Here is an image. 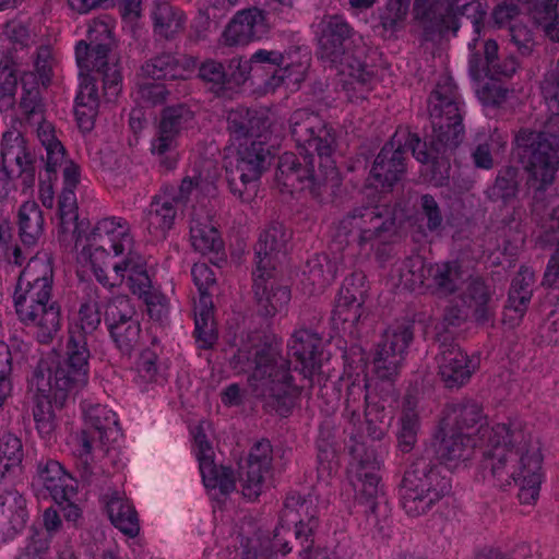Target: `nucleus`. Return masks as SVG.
I'll return each mask as SVG.
<instances>
[{"mask_svg":"<svg viewBox=\"0 0 559 559\" xmlns=\"http://www.w3.org/2000/svg\"><path fill=\"white\" fill-rule=\"evenodd\" d=\"M289 130L299 155L284 153L278 160L276 180L290 192L314 190L326 178L335 177L336 167L332 155L335 150V134L323 119L307 109L294 111L289 118Z\"/></svg>","mask_w":559,"mask_h":559,"instance_id":"obj_1","label":"nucleus"},{"mask_svg":"<svg viewBox=\"0 0 559 559\" xmlns=\"http://www.w3.org/2000/svg\"><path fill=\"white\" fill-rule=\"evenodd\" d=\"M492 438L486 459L481 461L485 478L501 488L514 481L519 486L520 502L535 503L543 478L539 441L531 430H521L519 424L513 430L497 427Z\"/></svg>","mask_w":559,"mask_h":559,"instance_id":"obj_2","label":"nucleus"},{"mask_svg":"<svg viewBox=\"0 0 559 559\" xmlns=\"http://www.w3.org/2000/svg\"><path fill=\"white\" fill-rule=\"evenodd\" d=\"M12 299L19 321L34 338L44 345L52 343L62 328V311L53 298V266L47 253L29 259L17 276Z\"/></svg>","mask_w":559,"mask_h":559,"instance_id":"obj_3","label":"nucleus"},{"mask_svg":"<svg viewBox=\"0 0 559 559\" xmlns=\"http://www.w3.org/2000/svg\"><path fill=\"white\" fill-rule=\"evenodd\" d=\"M462 105L453 80L441 76L428 100L432 126L430 147L427 148L417 134L408 131L409 138L403 141L404 155L411 151L418 162L426 164L456 148L464 138Z\"/></svg>","mask_w":559,"mask_h":559,"instance_id":"obj_4","label":"nucleus"},{"mask_svg":"<svg viewBox=\"0 0 559 559\" xmlns=\"http://www.w3.org/2000/svg\"><path fill=\"white\" fill-rule=\"evenodd\" d=\"M234 358L237 364L243 365L240 368L242 371L251 370L249 381L253 394L263 397L272 411L287 416L299 389L293 384L290 362L278 347L264 344L249 350L239 349Z\"/></svg>","mask_w":559,"mask_h":559,"instance_id":"obj_5","label":"nucleus"},{"mask_svg":"<svg viewBox=\"0 0 559 559\" xmlns=\"http://www.w3.org/2000/svg\"><path fill=\"white\" fill-rule=\"evenodd\" d=\"M295 526V538L300 546L313 543L311 538L317 527V508L314 500L297 492L287 495L280 516V526L275 528L274 536H255L248 538L242 545L241 559H270L273 554L286 555L290 551L286 535L290 534L289 526Z\"/></svg>","mask_w":559,"mask_h":559,"instance_id":"obj_6","label":"nucleus"},{"mask_svg":"<svg viewBox=\"0 0 559 559\" xmlns=\"http://www.w3.org/2000/svg\"><path fill=\"white\" fill-rule=\"evenodd\" d=\"M115 39L110 19L93 20L85 40L78 43L75 58L82 71L96 70L104 81V96L108 102L116 99L121 91V72L117 56L112 52Z\"/></svg>","mask_w":559,"mask_h":559,"instance_id":"obj_7","label":"nucleus"},{"mask_svg":"<svg viewBox=\"0 0 559 559\" xmlns=\"http://www.w3.org/2000/svg\"><path fill=\"white\" fill-rule=\"evenodd\" d=\"M91 352L87 338L82 333L69 330V337L62 359L52 365L41 360L35 373H41L45 381L41 390H56L57 400L71 396L86 386L88 382Z\"/></svg>","mask_w":559,"mask_h":559,"instance_id":"obj_8","label":"nucleus"},{"mask_svg":"<svg viewBox=\"0 0 559 559\" xmlns=\"http://www.w3.org/2000/svg\"><path fill=\"white\" fill-rule=\"evenodd\" d=\"M394 214L384 204H366L349 210L338 222L334 242H354L360 250H372L394 234Z\"/></svg>","mask_w":559,"mask_h":559,"instance_id":"obj_9","label":"nucleus"},{"mask_svg":"<svg viewBox=\"0 0 559 559\" xmlns=\"http://www.w3.org/2000/svg\"><path fill=\"white\" fill-rule=\"evenodd\" d=\"M450 490V479L441 475L439 466L424 457L417 459L402 480V507L409 516H421L449 495Z\"/></svg>","mask_w":559,"mask_h":559,"instance_id":"obj_10","label":"nucleus"},{"mask_svg":"<svg viewBox=\"0 0 559 559\" xmlns=\"http://www.w3.org/2000/svg\"><path fill=\"white\" fill-rule=\"evenodd\" d=\"M318 57L336 70L366 57V43L340 15L325 16L320 23Z\"/></svg>","mask_w":559,"mask_h":559,"instance_id":"obj_11","label":"nucleus"},{"mask_svg":"<svg viewBox=\"0 0 559 559\" xmlns=\"http://www.w3.org/2000/svg\"><path fill=\"white\" fill-rule=\"evenodd\" d=\"M270 151L265 141L241 142L236 153L227 158L225 169L229 189L242 202H250L266 169Z\"/></svg>","mask_w":559,"mask_h":559,"instance_id":"obj_12","label":"nucleus"},{"mask_svg":"<svg viewBox=\"0 0 559 559\" xmlns=\"http://www.w3.org/2000/svg\"><path fill=\"white\" fill-rule=\"evenodd\" d=\"M82 249L79 260L90 263L91 269L99 264L98 260L110 251L114 257H120L123 252L134 248V240L130 233L128 222L122 217H106L97 222L86 243L80 245Z\"/></svg>","mask_w":559,"mask_h":559,"instance_id":"obj_13","label":"nucleus"},{"mask_svg":"<svg viewBox=\"0 0 559 559\" xmlns=\"http://www.w3.org/2000/svg\"><path fill=\"white\" fill-rule=\"evenodd\" d=\"M519 424L521 430H531L523 421L514 419L509 423L497 424L489 427L486 423V417L483 414L481 406L472 400H464L452 403L447 407V415L443 418V426L453 428L455 431L462 433L469 432L472 438H475L483 448V460L486 459V452L491 443L492 435L497 427H506L508 430H513L514 425Z\"/></svg>","mask_w":559,"mask_h":559,"instance_id":"obj_14","label":"nucleus"},{"mask_svg":"<svg viewBox=\"0 0 559 559\" xmlns=\"http://www.w3.org/2000/svg\"><path fill=\"white\" fill-rule=\"evenodd\" d=\"M353 462L348 469L349 481L356 492L358 503L367 507L371 513L376 512L377 499L381 492L378 471L381 460L373 449L357 443L352 448Z\"/></svg>","mask_w":559,"mask_h":559,"instance_id":"obj_15","label":"nucleus"},{"mask_svg":"<svg viewBox=\"0 0 559 559\" xmlns=\"http://www.w3.org/2000/svg\"><path fill=\"white\" fill-rule=\"evenodd\" d=\"M111 263L114 274L109 276L100 264H95L92 271L99 284L106 288L119 287L126 284L134 295H143L152 288L144 257L134 248L123 252Z\"/></svg>","mask_w":559,"mask_h":559,"instance_id":"obj_16","label":"nucleus"},{"mask_svg":"<svg viewBox=\"0 0 559 559\" xmlns=\"http://www.w3.org/2000/svg\"><path fill=\"white\" fill-rule=\"evenodd\" d=\"M408 130H397L390 142H388L377 155L370 170L374 182L382 188H391L401 180L405 173V155L403 141L407 139Z\"/></svg>","mask_w":559,"mask_h":559,"instance_id":"obj_17","label":"nucleus"},{"mask_svg":"<svg viewBox=\"0 0 559 559\" xmlns=\"http://www.w3.org/2000/svg\"><path fill=\"white\" fill-rule=\"evenodd\" d=\"M194 443L199 467L206 488L219 489L223 495L236 489L233 471L226 466H217L213 460V449L201 427L194 431Z\"/></svg>","mask_w":559,"mask_h":559,"instance_id":"obj_18","label":"nucleus"},{"mask_svg":"<svg viewBox=\"0 0 559 559\" xmlns=\"http://www.w3.org/2000/svg\"><path fill=\"white\" fill-rule=\"evenodd\" d=\"M272 445L267 440L257 442L250 450L246 467H241L239 481L242 495L255 499L263 490L265 477L270 474Z\"/></svg>","mask_w":559,"mask_h":559,"instance_id":"obj_19","label":"nucleus"},{"mask_svg":"<svg viewBox=\"0 0 559 559\" xmlns=\"http://www.w3.org/2000/svg\"><path fill=\"white\" fill-rule=\"evenodd\" d=\"M2 167L9 168L13 174L22 175L26 186L35 181L34 157L21 131L9 130L4 132L1 142Z\"/></svg>","mask_w":559,"mask_h":559,"instance_id":"obj_20","label":"nucleus"},{"mask_svg":"<svg viewBox=\"0 0 559 559\" xmlns=\"http://www.w3.org/2000/svg\"><path fill=\"white\" fill-rule=\"evenodd\" d=\"M270 128L267 115L264 111L237 107L228 111L227 130L234 141L247 142L265 141Z\"/></svg>","mask_w":559,"mask_h":559,"instance_id":"obj_21","label":"nucleus"},{"mask_svg":"<svg viewBox=\"0 0 559 559\" xmlns=\"http://www.w3.org/2000/svg\"><path fill=\"white\" fill-rule=\"evenodd\" d=\"M365 294V275L362 273H353L346 277L333 310V320L350 326L355 325L364 312Z\"/></svg>","mask_w":559,"mask_h":559,"instance_id":"obj_22","label":"nucleus"},{"mask_svg":"<svg viewBox=\"0 0 559 559\" xmlns=\"http://www.w3.org/2000/svg\"><path fill=\"white\" fill-rule=\"evenodd\" d=\"M274 271L254 269L253 292L258 311L265 317H273L282 311L290 300V292L286 286L278 285L273 277Z\"/></svg>","mask_w":559,"mask_h":559,"instance_id":"obj_23","label":"nucleus"},{"mask_svg":"<svg viewBox=\"0 0 559 559\" xmlns=\"http://www.w3.org/2000/svg\"><path fill=\"white\" fill-rule=\"evenodd\" d=\"M267 33L265 14L258 8L239 11L226 26L223 37L227 45H247Z\"/></svg>","mask_w":559,"mask_h":559,"instance_id":"obj_24","label":"nucleus"},{"mask_svg":"<svg viewBox=\"0 0 559 559\" xmlns=\"http://www.w3.org/2000/svg\"><path fill=\"white\" fill-rule=\"evenodd\" d=\"M439 374L447 388H460L471 378L474 368L468 356L454 343L447 342V337L440 344V353L437 356Z\"/></svg>","mask_w":559,"mask_h":559,"instance_id":"obj_25","label":"nucleus"},{"mask_svg":"<svg viewBox=\"0 0 559 559\" xmlns=\"http://www.w3.org/2000/svg\"><path fill=\"white\" fill-rule=\"evenodd\" d=\"M322 341L319 335L307 329L294 332L288 343L289 354L300 366L305 378H311L321 368Z\"/></svg>","mask_w":559,"mask_h":559,"instance_id":"obj_26","label":"nucleus"},{"mask_svg":"<svg viewBox=\"0 0 559 559\" xmlns=\"http://www.w3.org/2000/svg\"><path fill=\"white\" fill-rule=\"evenodd\" d=\"M181 207L173 201L169 193L159 190L144 212V223L147 231L157 240L166 239L174 227L176 217Z\"/></svg>","mask_w":559,"mask_h":559,"instance_id":"obj_27","label":"nucleus"},{"mask_svg":"<svg viewBox=\"0 0 559 559\" xmlns=\"http://www.w3.org/2000/svg\"><path fill=\"white\" fill-rule=\"evenodd\" d=\"M290 231L280 222L271 223L260 234L255 245V269L274 271L278 257L286 250Z\"/></svg>","mask_w":559,"mask_h":559,"instance_id":"obj_28","label":"nucleus"},{"mask_svg":"<svg viewBox=\"0 0 559 559\" xmlns=\"http://www.w3.org/2000/svg\"><path fill=\"white\" fill-rule=\"evenodd\" d=\"M37 479L58 504L73 499L76 495V480L55 460L48 459L38 463Z\"/></svg>","mask_w":559,"mask_h":559,"instance_id":"obj_29","label":"nucleus"},{"mask_svg":"<svg viewBox=\"0 0 559 559\" xmlns=\"http://www.w3.org/2000/svg\"><path fill=\"white\" fill-rule=\"evenodd\" d=\"M45 381L41 373H35L36 394L34 397L33 417L38 433L44 438H50L56 429L55 407L61 408L70 396L57 400L56 390H41L40 383Z\"/></svg>","mask_w":559,"mask_h":559,"instance_id":"obj_30","label":"nucleus"},{"mask_svg":"<svg viewBox=\"0 0 559 559\" xmlns=\"http://www.w3.org/2000/svg\"><path fill=\"white\" fill-rule=\"evenodd\" d=\"M60 170H62L63 188L58 199V216L63 229H67L69 224L74 225L73 233L78 234L75 243L79 247L82 243V236L76 223L78 202L74 190L80 181V169L76 164L68 163Z\"/></svg>","mask_w":559,"mask_h":559,"instance_id":"obj_31","label":"nucleus"},{"mask_svg":"<svg viewBox=\"0 0 559 559\" xmlns=\"http://www.w3.org/2000/svg\"><path fill=\"white\" fill-rule=\"evenodd\" d=\"M477 445V440L469 432L460 433L453 428L442 427V438L437 444L438 457L449 467H456L469 460Z\"/></svg>","mask_w":559,"mask_h":559,"instance_id":"obj_32","label":"nucleus"},{"mask_svg":"<svg viewBox=\"0 0 559 559\" xmlns=\"http://www.w3.org/2000/svg\"><path fill=\"white\" fill-rule=\"evenodd\" d=\"M107 514L121 533L129 537H135L140 532L138 513L123 492L118 490H108L103 496Z\"/></svg>","mask_w":559,"mask_h":559,"instance_id":"obj_33","label":"nucleus"},{"mask_svg":"<svg viewBox=\"0 0 559 559\" xmlns=\"http://www.w3.org/2000/svg\"><path fill=\"white\" fill-rule=\"evenodd\" d=\"M535 274L527 266H521L513 277L509 290L508 305L504 310V320L512 324L524 316L533 295Z\"/></svg>","mask_w":559,"mask_h":559,"instance_id":"obj_34","label":"nucleus"},{"mask_svg":"<svg viewBox=\"0 0 559 559\" xmlns=\"http://www.w3.org/2000/svg\"><path fill=\"white\" fill-rule=\"evenodd\" d=\"M337 71L342 91L349 102L358 103L367 98L372 90L374 78L367 69L365 58L359 59L358 62L347 63Z\"/></svg>","mask_w":559,"mask_h":559,"instance_id":"obj_35","label":"nucleus"},{"mask_svg":"<svg viewBox=\"0 0 559 559\" xmlns=\"http://www.w3.org/2000/svg\"><path fill=\"white\" fill-rule=\"evenodd\" d=\"M28 129L36 132L38 140L46 150V156L43 157V160L48 173H53V170L66 167V164L73 163L67 159L64 146L57 139L52 123L46 120L45 116L38 122L28 124Z\"/></svg>","mask_w":559,"mask_h":559,"instance_id":"obj_36","label":"nucleus"},{"mask_svg":"<svg viewBox=\"0 0 559 559\" xmlns=\"http://www.w3.org/2000/svg\"><path fill=\"white\" fill-rule=\"evenodd\" d=\"M28 521V510L25 498L16 490L0 493V523L8 535L22 532Z\"/></svg>","mask_w":559,"mask_h":559,"instance_id":"obj_37","label":"nucleus"},{"mask_svg":"<svg viewBox=\"0 0 559 559\" xmlns=\"http://www.w3.org/2000/svg\"><path fill=\"white\" fill-rule=\"evenodd\" d=\"M309 64L310 57L307 52L302 53L300 48L288 50L285 52L283 64L272 73L267 85L273 90L282 83L298 85L305 80Z\"/></svg>","mask_w":559,"mask_h":559,"instance_id":"obj_38","label":"nucleus"},{"mask_svg":"<svg viewBox=\"0 0 559 559\" xmlns=\"http://www.w3.org/2000/svg\"><path fill=\"white\" fill-rule=\"evenodd\" d=\"M415 17L427 28L443 32L452 28L451 4L448 0H415ZM456 31V27H453Z\"/></svg>","mask_w":559,"mask_h":559,"instance_id":"obj_39","label":"nucleus"},{"mask_svg":"<svg viewBox=\"0 0 559 559\" xmlns=\"http://www.w3.org/2000/svg\"><path fill=\"white\" fill-rule=\"evenodd\" d=\"M429 263L420 255L409 257L394 264L391 270V280L395 286L408 290L426 287Z\"/></svg>","mask_w":559,"mask_h":559,"instance_id":"obj_40","label":"nucleus"},{"mask_svg":"<svg viewBox=\"0 0 559 559\" xmlns=\"http://www.w3.org/2000/svg\"><path fill=\"white\" fill-rule=\"evenodd\" d=\"M19 235L24 246L37 243L44 233V214L35 201L24 202L17 212Z\"/></svg>","mask_w":559,"mask_h":559,"instance_id":"obj_41","label":"nucleus"},{"mask_svg":"<svg viewBox=\"0 0 559 559\" xmlns=\"http://www.w3.org/2000/svg\"><path fill=\"white\" fill-rule=\"evenodd\" d=\"M464 301L479 323L488 322L495 312L489 287L480 278H472L464 293Z\"/></svg>","mask_w":559,"mask_h":559,"instance_id":"obj_42","label":"nucleus"},{"mask_svg":"<svg viewBox=\"0 0 559 559\" xmlns=\"http://www.w3.org/2000/svg\"><path fill=\"white\" fill-rule=\"evenodd\" d=\"M86 429L98 435V441L106 443L119 432L118 419L115 412L106 406L95 404L84 408Z\"/></svg>","mask_w":559,"mask_h":559,"instance_id":"obj_43","label":"nucleus"},{"mask_svg":"<svg viewBox=\"0 0 559 559\" xmlns=\"http://www.w3.org/2000/svg\"><path fill=\"white\" fill-rule=\"evenodd\" d=\"M187 72L185 62L167 52L150 59L141 67L142 75L154 80H185Z\"/></svg>","mask_w":559,"mask_h":559,"instance_id":"obj_44","label":"nucleus"},{"mask_svg":"<svg viewBox=\"0 0 559 559\" xmlns=\"http://www.w3.org/2000/svg\"><path fill=\"white\" fill-rule=\"evenodd\" d=\"M460 278V267L456 263H429L426 287L438 295L448 296L456 292Z\"/></svg>","mask_w":559,"mask_h":559,"instance_id":"obj_45","label":"nucleus"},{"mask_svg":"<svg viewBox=\"0 0 559 559\" xmlns=\"http://www.w3.org/2000/svg\"><path fill=\"white\" fill-rule=\"evenodd\" d=\"M179 136L156 124L155 135L151 141V153L164 170L176 168L179 159Z\"/></svg>","mask_w":559,"mask_h":559,"instance_id":"obj_46","label":"nucleus"},{"mask_svg":"<svg viewBox=\"0 0 559 559\" xmlns=\"http://www.w3.org/2000/svg\"><path fill=\"white\" fill-rule=\"evenodd\" d=\"M102 314L98 289L94 286H86L79 308L78 322L74 328L70 330L86 336L93 333L99 326Z\"/></svg>","mask_w":559,"mask_h":559,"instance_id":"obj_47","label":"nucleus"},{"mask_svg":"<svg viewBox=\"0 0 559 559\" xmlns=\"http://www.w3.org/2000/svg\"><path fill=\"white\" fill-rule=\"evenodd\" d=\"M420 432V420L416 411V403L411 399H405L401 416L399 418L397 442L399 449L408 453L413 450Z\"/></svg>","mask_w":559,"mask_h":559,"instance_id":"obj_48","label":"nucleus"},{"mask_svg":"<svg viewBox=\"0 0 559 559\" xmlns=\"http://www.w3.org/2000/svg\"><path fill=\"white\" fill-rule=\"evenodd\" d=\"M190 241L194 250L202 254L218 252L223 248L218 230L211 224L207 216L191 218Z\"/></svg>","mask_w":559,"mask_h":559,"instance_id":"obj_49","label":"nucleus"},{"mask_svg":"<svg viewBox=\"0 0 559 559\" xmlns=\"http://www.w3.org/2000/svg\"><path fill=\"white\" fill-rule=\"evenodd\" d=\"M194 335L199 346L207 348L216 340L211 296H202L194 306Z\"/></svg>","mask_w":559,"mask_h":559,"instance_id":"obj_50","label":"nucleus"},{"mask_svg":"<svg viewBox=\"0 0 559 559\" xmlns=\"http://www.w3.org/2000/svg\"><path fill=\"white\" fill-rule=\"evenodd\" d=\"M338 271L337 262H332L325 254H319L307 261L304 276L313 289L321 290L333 282Z\"/></svg>","mask_w":559,"mask_h":559,"instance_id":"obj_51","label":"nucleus"},{"mask_svg":"<svg viewBox=\"0 0 559 559\" xmlns=\"http://www.w3.org/2000/svg\"><path fill=\"white\" fill-rule=\"evenodd\" d=\"M152 17L155 32L165 38L173 37L183 28L182 13L166 1L155 3Z\"/></svg>","mask_w":559,"mask_h":559,"instance_id":"obj_52","label":"nucleus"},{"mask_svg":"<svg viewBox=\"0 0 559 559\" xmlns=\"http://www.w3.org/2000/svg\"><path fill=\"white\" fill-rule=\"evenodd\" d=\"M33 73H25L22 78V96L19 104L21 124L27 131V126L38 122L44 116V105L37 86L27 87V78H33Z\"/></svg>","mask_w":559,"mask_h":559,"instance_id":"obj_53","label":"nucleus"},{"mask_svg":"<svg viewBox=\"0 0 559 559\" xmlns=\"http://www.w3.org/2000/svg\"><path fill=\"white\" fill-rule=\"evenodd\" d=\"M484 55L486 56L487 76L500 80L501 78H510L516 72L519 67L518 60L512 55H507L501 59L495 40H487L485 43Z\"/></svg>","mask_w":559,"mask_h":559,"instance_id":"obj_54","label":"nucleus"},{"mask_svg":"<svg viewBox=\"0 0 559 559\" xmlns=\"http://www.w3.org/2000/svg\"><path fill=\"white\" fill-rule=\"evenodd\" d=\"M519 192V170L515 167H506L499 170L496 180L486 191L492 202L501 201L507 204L515 199Z\"/></svg>","mask_w":559,"mask_h":559,"instance_id":"obj_55","label":"nucleus"},{"mask_svg":"<svg viewBox=\"0 0 559 559\" xmlns=\"http://www.w3.org/2000/svg\"><path fill=\"white\" fill-rule=\"evenodd\" d=\"M157 354L151 349L141 353L135 367L134 382L141 390H148L151 384H162L164 376L157 364Z\"/></svg>","mask_w":559,"mask_h":559,"instance_id":"obj_56","label":"nucleus"},{"mask_svg":"<svg viewBox=\"0 0 559 559\" xmlns=\"http://www.w3.org/2000/svg\"><path fill=\"white\" fill-rule=\"evenodd\" d=\"M193 121V111L186 105H177L164 108L157 124L180 138Z\"/></svg>","mask_w":559,"mask_h":559,"instance_id":"obj_57","label":"nucleus"},{"mask_svg":"<svg viewBox=\"0 0 559 559\" xmlns=\"http://www.w3.org/2000/svg\"><path fill=\"white\" fill-rule=\"evenodd\" d=\"M105 443L98 441V435L91 429H84L78 437L76 453L79 456L78 466L81 469V476L88 479L94 474L93 451Z\"/></svg>","mask_w":559,"mask_h":559,"instance_id":"obj_58","label":"nucleus"},{"mask_svg":"<svg viewBox=\"0 0 559 559\" xmlns=\"http://www.w3.org/2000/svg\"><path fill=\"white\" fill-rule=\"evenodd\" d=\"M367 432L373 440H381L389 430L392 413L379 402L368 403L365 407Z\"/></svg>","mask_w":559,"mask_h":559,"instance_id":"obj_59","label":"nucleus"},{"mask_svg":"<svg viewBox=\"0 0 559 559\" xmlns=\"http://www.w3.org/2000/svg\"><path fill=\"white\" fill-rule=\"evenodd\" d=\"M136 311L131 300L126 296H117L112 298L105 311V322L109 328L118 325H127L129 321H139L136 318Z\"/></svg>","mask_w":559,"mask_h":559,"instance_id":"obj_60","label":"nucleus"},{"mask_svg":"<svg viewBox=\"0 0 559 559\" xmlns=\"http://www.w3.org/2000/svg\"><path fill=\"white\" fill-rule=\"evenodd\" d=\"M108 330L120 353L130 356L140 341L141 328L139 321H129L127 325H118Z\"/></svg>","mask_w":559,"mask_h":559,"instance_id":"obj_61","label":"nucleus"},{"mask_svg":"<svg viewBox=\"0 0 559 559\" xmlns=\"http://www.w3.org/2000/svg\"><path fill=\"white\" fill-rule=\"evenodd\" d=\"M413 336L412 325L409 323H400L394 326H390L383 333L380 343L396 352L400 355V358L404 360L406 350L413 341Z\"/></svg>","mask_w":559,"mask_h":559,"instance_id":"obj_62","label":"nucleus"},{"mask_svg":"<svg viewBox=\"0 0 559 559\" xmlns=\"http://www.w3.org/2000/svg\"><path fill=\"white\" fill-rule=\"evenodd\" d=\"M402 362L403 360L396 352L383 346L382 343L378 344L373 358V366L379 378L384 380L392 379L397 374Z\"/></svg>","mask_w":559,"mask_h":559,"instance_id":"obj_63","label":"nucleus"},{"mask_svg":"<svg viewBox=\"0 0 559 559\" xmlns=\"http://www.w3.org/2000/svg\"><path fill=\"white\" fill-rule=\"evenodd\" d=\"M31 344L23 340L13 336L10 338L9 344L0 342V370L8 371L12 376V364L24 360L28 354Z\"/></svg>","mask_w":559,"mask_h":559,"instance_id":"obj_64","label":"nucleus"}]
</instances>
